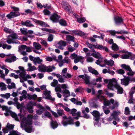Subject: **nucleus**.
Instances as JSON below:
<instances>
[{
  "instance_id": "obj_3",
  "label": "nucleus",
  "mask_w": 135,
  "mask_h": 135,
  "mask_svg": "<svg viewBox=\"0 0 135 135\" xmlns=\"http://www.w3.org/2000/svg\"><path fill=\"white\" fill-rule=\"evenodd\" d=\"M31 19L36 24L40 25L42 27H49V25L46 24L45 22L43 21L37 20L33 18H31Z\"/></svg>"
},
{
  "instance_id": "obj_30",
  "label": "nucleus",
  "mask_w": 135,
  "mask_h": 135,
  "mask_svg": "<svg viewBox=\"0 0 135 135\" xmlns=\"http://www.w3.org/2000/svg\"><path fill=\"white\" fill-rule=\"evenodd\" d=\"M98 99L100 100V101H101L103 100H106V98L104 97V96H101L100 95H98L96 96V100H98Z\"/></svg>"
},
{
  "instance_id": "obj_8",
  "label": "nucleus",
  "mask_w": 135,
  "mask_h": 135,
  "mask_svg": "<svg viewBox=\"0 0 135 135\" xmlns=\"http://www.w3.org/2000/svg\"><path fill=\"white\" fill-rule=\"evenodd\" d=\"M61 4L63 8L64 9L69 12H70V6L67 2L63 1L61 3Z\"/></svg>"
},
{
  "instance_id": "obj_37",
  "label": "nucleus",
  "mask_w": 135,
  "mask_h": 135,
  "mask_svg": "<svg viewBox=\"0 0 135 135\" xmlns=\"http://www.w3.org/2000/svg\"><path fill=\"white\" fill-rule=\"evenodd\" d=\"M76 111L77 110L76 109H72L71 110L70 114H71L72 116H75L76 115Z\"/></svg>"
},
{
  "instance_id": "obj_12",
  "label": "nucleus",
  "mask_w": 135,
  "mask_h": 135,
  "mask_svg": "<svg viewBox=\"0 0 135 135\" xmlns=\"http://www.w3.org/2000/svg\"><path fill=\"white\" fill-rule=\"evenodd\" d=\"M31 22L30 20H26L25 22H23V21H22L21 23V24L23 26H25L27 27H33L34 25L31 24Z\"/></svg>"
},
{
  "instance_id": "obj_50",
  "label": "nucleus",
  "mask_w": 135,
  "mask_h": 135,
  "mask_svg": "<svg viewBox=\"0 0 135 135\" xmlns=\"http://www.w3.org/2000/svg\"><path fill=\"white\" fill-rule=\"evenodd\" d=\"M77 55L75 53H74L71 54L70 57L71 58V59H73L74 58H76L77 57Z\"/></svg>"
},
{
  "instance_id": "obj_9",
  "label": "nucleus",
  "mask_w": 135,
  "mask_h": 135,
  "mask_svg": "<svg viewBox=\"0 0 135 135\" xmlns=\"http://www.w3.org/2000/svg\"><path fill=\"white\" fill-rule=\"evenodd\" d=\"M95 49H99L100 50H104L107 52H109V50L107 47L105 46H104L102 45L97 44L95 45Z\"/></svg>"
},
{
  "instance_id": "obj_28",
  "label": "nucleus",
  "mask_w": 135,
  "mask_h": 135,
  "mask_svg": "<svg viewBox=\"0 0 135 135\" xmlns=\"http://www.w3.org/2000/svg\"><path fill=\"white\" fill-rule=\"evenodd\" d=\"M10 115L12 117L15 119L16 120L19 121L18 117L17 114L15 113L11 112H10Z\"/></svg>"
},
{
  "instance_id": "obj_44",
  "label": "nucleus",
  "mask_w": 135,
  "mask_h": 135,
  "mask_svg": "<svg viewBox=\"0 0 135 135\" xmlns=\"http://www.w3.org/2000/svg\"><path fill=\"white\" fill-rule=\"evenodd\" d=\"M102 108L104 112L106 114H108L109 113L110 111L108 108L107 109H105L106 108L104 106L102 107Z\"/></svg>"
},
{
  "instance_id": "obj_26",
  "label": "nucleus",
  "mask_w": 135,
  "mask_h": 135,
  "mask_svg": "<svg viewBox=\"0 0 135 135\" xmlns=\"http://www.w3.org/2000/svg\"><path fill=\"white\" fill-rule=\"evenodd\" d=\"M33 46L37 50H39L41 48V45L38 43L34 42L33 43Z\"/></svg>"
},
{
  "instance_id": "obj_45",
  "label": "nucleus",
  "mask_w": 135,
  "mask_h": 135,
  "mask_svg": "<svg viewBox=\"0 0 135 135\" xmlns=\"http://www.w3.org/2000/svg\"><path fill=\"white\" fill-rule=\"evenodd\" d=\"M116 72L122 75L124 74L125 73L124 71L122 69H120L117 70L116 71Z\"/></svg>"
},
{
  "instance_id": "obj_2",
  "label": "nucleus",
  "mask_w": 135,
  "mask_h": 135,
  "mask_svg": "<svg viewBox=\"0 0 135 135\" xmlns=\"http://www.w3.org/2000/svg\"><path fill=\"white\" fill-rule=\"evenodd\" d=\"M91 113L94 116V119L98 123L100 118V114L97 110H95L91 112Z\"/></svg>"
},
{
  "instance_id": "obj_36",
  "label": "nucleus",
  "mask_w": 135,
  "mask_h": 135,
  "mask_svg": "<svg viewBox=\"0 0 135 135\" xmlns=\"http://www.w3.org/2000/svg\"><path fill=\"white\" fill-rule=\"evenodd\" d=\"M47 69H46V71H47V72H51L52 71V69H55V67L54 66H52H52H49L47 67Z\"/></svg>"
},
{
  "instance_id": "obj_52",
  "label": "nucleus",
  "mask_w": 135,
  "mask_h": 135,
  "mask_svg": "<svg viewBox=\"0 0 135 135\" xmlns=\"http://www.w3.org/2000/svg\"><path fill=\"white\" fill-rule=\"evenodd\" d=\"M11 8H12L14 11L15 12H16V13H18L17 12H18L19 10V8H18L15 7L14 6L12 7Z\"/></svg>"
},
{
  "instance_id": "obj_53",
  "label": "nucleus",
  "mask_w": 135,
  "mask_h": 135,
  "mask_svg": "<svg viewBox=\"0 0 135 135\" xmlns=\"http://www.w3.org/2000/svg\"><path fill=\"white\" fill-rule=\"evenodd\" d=\"M78 35L81 36H83L85 35V34L84 32L81 31H78Z\"/></svg>"
},
{
  "instance_id": "obj_61",
  "label": "nucleus",
  "mask_w": 135,
  "mask_h": 135,
  "mask_svg": "<svg viewBox=\"0 0 135 135\" xmlns=\"http://www.w3.org/2000/svg\"><path fill=\"white\" fill-rule=\"evenodd\" d=\"M51 112L52 113V114L54 115L55 117L57 118L59 117L58 114L55 112H54L52 110H51Z\"/></svg>"
},
{
  "instance_id": "obj_54",
  "label": "nucleus",
  "mask_w": 135,
  "mask_h": 135,
  "mask_svg": "<svg viewBox=\"0 0 135 135\" xmlns=\"http://www.w3.org/2000/svg\"><path fill=\"white\" fill-rule=\"evenodd\" d=\"M25 12L27 14H32V13H33L30 9H28L27 10H26L25 11Z\"/></svg>"
},
{
  "instance_id": "obj_29",
  "label": "nucleus",
  "mask_w": 135,
  "mask_h": 135,
  "mask_svg": "<svg viewBox=\"0 0 135 135\" xmlns=\"http://www.w3.org/2000/svg\"><path fill=\"white\" fill-rule=\"evenodd\" d=\"M21 134V133L18 131L13 130L10 131L9 134L8 135H20Z\"/></svg>"
},
{
  "instance_id": "obj_40",
  "label": "nucleus",
  "mask_w": 135,
  "mask_h": 135,
  "mask_svg": "<svg viewBox=\"0 0 135 135\" xmlns=\"http://www.w3.org/2000/svg\"><path fill=\"white\" fill-rule=\"evenodd\" d=\"M57 112L58 115L59 116H62L64 114V110H62L57 109Z\"/></svg>"
},
{
  "instance_id": "obj_16",
  "label": "nucleus",
  "mask_w": 135,
  "mask_h": 135,
  "mask_svg": "<svg viewBox=\"0 0 135 135\" xmlns=\"http://www.w3.org/2000/svg\"><path fill=\"white\" fill-rule=\"evenodd\" d=\"M132 54L131 52H128L127 54H124L122 57V59H128L130 57V59L132 60H133L132 57Z\"/></svg>"
},
{
  "instance_id": "obj_59",
  "label": "nucleus",
  "mask_w": 135,
  "mask_h": 135,
  "mask_svg": "<svg viewBox=\"0 0 135 135\" xmlns=\"http://www.w3.org/2000/svg\"><path fill=\"white\" fill-rule=\"evenodd\" d=\"M36 5L37 6V8H42L43 7V6L40 3H36Z\"/></svg>"
},
{
  "instance_id": "obj_13",
  "label": "nucleus",
  "mask_w": 135,
  "mask_h": 135,
  "mask_svg": "<svg viewBox=\"0 0 135 135\" xmlns=\"http://www.w3.org/2000/svg\"><path fill=\"white\" fill-rule=\"evenodd\" d=\"M115 88L117 90L118 94H122L123 93V89L122 88L120 87L119 85L117 84L116 83L115 85Z\"/></svg>"
},
{
  "instance_id": "obj_22",
  "label": "nucleus",
  "mask_w": 135,
  "mask_h": 135,
  "mask_svg": "<svg viewBox=\"0 0 135 135\" xmlns=\"http://www.w3.org/2000/svg\"><path fill=\"white\" fill-rule=\"evenodd\" d=\"M62 93L63 94V96H65V95H68L65 96L66 98H67L69 97L70 96V92L69 90L67 89H65L63 90Z\"/></svg>"
},
{
  "instance_id": "obj_19",
  "label": "nucleus",
  "mask_w": 135,
  "mask_h": 135,
  "mask_svg": "<svg viewBox=\"0 0 135 135\" xmlns=\"http://www.w3.org/2000/svg\"><path fill=\"white\" fill-rule=\"evenodd\" d=\"M50 125L51 128L54 129L56 128L58 126V124L56 121H54L52 120L50 123Z\"/></svg>"
},
{
  "instance_id": "obj_6",
  "label": "nucleus",
  "mask_w": 135,
  "mask_h": 135,
  "mask_svg": "<svg viewBox=\"0 0 135 135\" xmlns=\"http://www.w3.org/2000/svg\"><path fill=\"white\" fill-rule=\"evenodd\" d=\"M113 82H115V83H116L115 79L114 78H113L112 79H111L109 81L107 85L108 89L112 90H114L113 88L114 87H115V84H113Z\"/></svg>"
},
{
  "instance_id": "obj_47",
  "label": "nucleus",
  "mask_w": 135,
  "mask_h": 135,
  "mask_svg": "<svg viewBox=\"0 0 135 135\" xmlns=\"http://www.w3.org/2000/svg\"><path fill=\"white\" fill-rule=\"evenodd\" d=\"M4 32L7 33H11L12 32V31L11 29L6 27L4 28Z\"/></svg>"
},
{
  "instance_id": "obj_15",
  "label": "nucleus",
  "mask_w": 135,
  "mask_h": 135,
  "mask_svg": "<svg viewBox=\"0 0 135 135\" xmlns=\"http://www.w3.org/2000/svg\"><path fill=\"white\" fill-rule=\"evenodd\" d=\"M74 120H68L67 121H64L63 120L62 121L61 123L64 126H66L67 125L74 124Z\"/></svg>"
},
{
  "instance_id": "obj_32",
  "label": "nucleus",
  "mask_w": 135,
  "mask_h": 135,
  "mask_svg": "<svg viewBox=\"0 0 135 135\" xmlns=\"http://www.w3.org/2000/svg\"><path fill=\"white\" fill-rule=\"evenodd\" d=\"M111 47L112 49L114 51H117L119 49L118 46L115 43L113 44Z\"/></svg>"
},
{
  "instance_id": "obj_58",
  "label": "nucleus",
  "mask_w": 135,
  "mask_h": 135,
  "mask_svg": "<svg viewBox=\"0 0 135 135\" xmlns=\"http://www.w3.org/2000/svg\"><path fill=\"white\" fill-rule=\"evenodd\" d=\"M45 59L47 61L50 62L53 60L52 58L50 57L47 56L46 57Z\"/></svg>"
},
{
  "instance_id": "obj_21",
  "label": "nucleus",
  "mask_w": 135,
  "mask_h": 135,
  "mask_svg": "<svg viewBox=\"0 0 135 135\" xmlns=\"http://www.w3.org/2000/svg\"><path fill=\"white\" fill-rule=\"evenodd\" d=\"M121 67L126 70L128 71L129 72H131L132 71L131 68L128 65H127L125 64H122L121 65Z\"/></svg>"
},
{
  "instance_id": "obj_18",
  "label": "nucleus",
  "mask_w": 135,
  "mask_h": 135,
  "mask_svg": "<svg viewBox=\"0 0 135 135\" xmlns=\"http://www.w3.org/2000/svg\"><path fill=\"white\" fill-rule=\"evenodd\" d=\"M42 62V60L41 59L38 57H34L33 60V62L34 64L36 65L37 64H40Z\"/></svg>"
},
{
  "instance_id": "obj_56",
  "label": "nucleus",
  "mask_w": 135,
  "mask_h": 135,
  "mask_svg": "<svg viewBox=\"0 0 135 135\" xmlns=\"http://www.w3.org/2000/svg\"><path fill=\"white\" fill-rule=\"evenodd\" d=\"M110 55H111L112 57L116 59L119 56V55L117 54H113L112 53H110Z\"/></svg>"
},
{
  "instance_id": "obj_64",
  "label": "nucleus",
  "mask_w": 135,
  "mask_h": 135,
  "mask_svg": "<svg viewBox=\"0 0 135 135\" xmlns=\"http://www.w3.org/2000/svg\"><path fill=\"white\" fill-rule=\"evenodd\" d=\"M50 91L46 90L44 91V94L46 96L48 95H50Z\"/></svg>"
},
{
  "instance_id": "obj_24",
  "label": "nucleus",
  "mask_w": 135,
  "mask_h": 135,
  "mask_svg": "<svg viewBox=\"0 0 135 135\" xmlns=\"http://www.w3.org/2000/svg\"><path fill=\"white\" fill-rule=\"evenodd\" d=\"M26 72L25 71H22L20 74V76L22 78L24 81H26V78H25L26 75Z\"/></svg>"
},
{
  "instance_id": "obj_4",
  "label": "nucleus",
  "mask_w": 135,
  "mask_h": 135,
  "mask_svg": "<svg viewBox=\"0 0 135 135\" xmlns=\"http://www.w3.org/2000/svg\"><path fill=\"white\" fill-rule=\"evenodd\" d=\"M60 18L59 16L57 14L54 13L50 17V19L54 23H57L59 22Z\"/></svg>"
},
{
  "instance_id": "obj_38",
  "label": "nucleus",
  "mask_w": 135,
  "mask_h": 135,
  "mask_svg": "<svg viewBox=\"0 0 135 135\" xmlns=\"http://www.w3.org/2000/svg\"><path fill=\"white\" fill-rule=\"evenodd\" d=\"M130 109L128 107H125L124 110V114L126 115H129L130 114Z\"/></svg>"
},
{
  "instance_id": "obj_27",
  "label": "nucleus",
  "mask_w": 135,
  "mask_h": 135,
  "mask_svg": "<svg viewBox=\"0 0 135 135\" xmlns=\"http://www.w3.org/2000/svg\"><path fill=\"white\" fill-rule=\"evenodd\" d=\"M37 107L40 109H38V112L40 111L41 112H43V111H45L46 110V109L42 105L40 104H38L37 105Z\"/></svg>"
},
{
  "instance_id": "obj_14",
  "label": "nucleus",
  "mask_w": 135,
  "mask_h": 135,
  "mask_svg": "<svg viewBox=\"0 0 135 135\" xmlns=\"http://www.w3.org/2000/svg\"><path fill=\"white\" fill-rule=\"evenodd\" d=\"M26 108L29 113H32L33 112V107L29 103H27L26 104Z\"/></svg>"
},
{
  "instance_id": "obj_7",
  "label": "nucleus",
  "mask_w": 135,
  "mask_h": 135,
  "mask_svg": "<svg viewBox=\"0 0 135 135\" xmlns=\"http://www.w3.org/2000/svg\"><path fill=\"white\" fill-rule=\"evenodd\" d=\"M20 15V14L19 13H16V12H11L9 14L7 15L6 17L8 19L11 20L12 18H14L17 17Z\"/></svg>"
},
{
  "instance_id": "obj_62",
  "label": "nucleus",
  "mask_w": 135,
  "mask_h": 135,
  "mask_svg": "<svg viewBox=\"0 0 135 135\" xmlns=\"http://www.w3.org/2000/svg\"><path fill=\"white\" fill-rule=\"evenodd\" d=\"M43 7L45 8L49 9L51 8V5L47 4H46L45 5H43Z\"/></svg>"
},
{
  "instance_id": "obj_51",
  "label": "nucleus",
  "mask_w": 135,
  "mask_h": 135,
  "mask_svg": "<svg viewBox=\"0 0 135 135\" xmlns=\"http://www.w3.org/2000/svg\"><path fill=\"white\" fill-rule=\"evenodd\" d=\"M44 115L46 116L48 118H51V114L48 111H46L44 113Z\"/></svg>"
},
{
  "instance_id": "obj_20",
  "label": "nucleus",
  "mask_w": 135,
  "mask_h": 135,
  "mask_svg": "<svg viewBox=\"0 0 135 135\" xmlns=\"http://www.w3.org/2000/svg\"><path fill=\"white\" fill-rule=\"evenodd\" d=\"M114 61L112 60H108L107 59H105L104 60V64L109 66H112L114 64Z\"/></svg>"
},
{
  "instance_id": "obj_10",
  "label": "nucleus",
  "mask_w": 135,
  "mask_h": 135,
  "mask_svg": "<svg viewBox=\"0 0 135 135\" xmlns=\"http://www.w3.org/2000/svg\"><path fill=\"white\" fill-rule=\"evenodd\" d=\"M121 83L125 86L128 85L129 83V77L127 76L125 79H121Z\"/></svg>"
},
{
  "instance_id": "obj_60",
  "label": "nucleus",
  "mask_w": 135,
  "mask_h": 135,
  "mask_svg": "<svg viewBox=\"0 0 135 135\" xmlns=\"http://www.w3.org/2000/svg\"><path fill=\"white\" fill-rule=\"evenodd\" d=\"M91 56H92L96 58H97L98 59H99V56H98V55L97 54L92 53L91 55Z\"/></svg>"
},
{
  "instance_id": "obj_55",
  "label": "nucleus",
  "mask_w": 135,
  "mask_h": 135,
  "mask_svg": "<svg viewBox=\"0 0 135 135\" xmlns=\"http://www.w3.org/2000/svg\"><path fill=\"white\" fill-rule=\"evenodd\" d=\"M2 110H5L6 112H8L9 110L8 109V107L7 106L3 105L2 107Z\"/></svg>"
},
{
  "instance_id": "obj_33",
  "label": "nucleus",
  "mask_w": 135,
  "mask_h": 135,
  "mask_svg": "<svg viewBox=\"0 0 135 135\" xmlns=\"http://www.w3.org/2000/svg\"><path fill=\"white\" fill-rule=\"evenodd\" d=\"M24 129L26 132L30 133L32 132V128L31 126H29L28 127H25Z\"/></svg>"
},
{
  "instance_id": "obj_63",
  "label": "nucleus",
  "mask_w": 135,
  "mask_h": 135,
  "mask_svg": "<svg viewBox=\"0 0 135 135\" xmlns=\"http://www.w3.org/2000/svg\"><path fill=\"white\" fill-rule=\"evenodd\" d=\"M69 31L70 32H72L75 35H78V31H76L75 30H69Z\"/></svg>"
},
{
  "instance_id": "obj_17",
  "label": "nucleus",
  "mask_w": 135,
  "mask_h": 135,
  "mask_svg": "<svg viewBox=\"0 0 135 135\" xmlns=\"http://www.w3.org/2000/svg\"><path fill=\"white\" fill-rule=\"evenodd\" d=\"M38 71L41 72H44L46 71V69L47 67L45 65L42 64L38 66Z\"/></svg>"
},
{
  "instance_id": "obj_48",
  "label": "nucleus",
  "mask_w": 135,
  "mask_h": 135,
  "mask_svg": "<svg viewBox=\"0 0 135 135\" xmlns=\"http://www.w3.org/2000/svg\"><path fill=\"white\" fill-rule=\"evenodd\" d=\"M36 69V67L34 66H31L27 70V71H31Z\"/></svg>"
},
{
  "instance_id": "obj_34",
  "label": "nucleus",
  "mask_w": 135,
  "mask_h": 135,
  "mask_svg": "<svg viewBox=\"0 0 135 135\" xmlns=\"http://www.w3.org/2000/svg\"><path fill=\"white\" fill-rule=\"evenodd\" d=\"M86 20L84 17H81L77 18V21L79 23H82L86 21Z\"/></svg>"
},
{
  "instance_id": "obj_25",
  "label": "nucleus",
  "mask_w": 135,
  "mask_h": 135,
  "mask_svg": "<svg viewBox=\"0 0 135 135\" xmlns=\"http://www.w3.org/2000/svg\"><path fill=\"white\" fill-rule=\"evenodd\" d=\"M74 37L70 35H68L66 36V40L67 41H72L74 42H75L74 40Z\"/></svg>"
},
{
  "instance_id": "obj_49",
  "label": "nucleus",
  "mask_w": 135,
  "mask_h": 135,
  "mask_svg": "<svg viewBox=\"0 0 135 135\" xmlns=\"http://www.w3.org/2000/svg\"><path fill=\"white\" fill-rule=\"evenodd\" d=\"M43 12L45 15H48L50 14L51 12L47 9H44L43 11Z\"/></svg>"
},
{
  "instance_id": "obj_11",
  "label": "nucleus",
  "mask_w": 135,
  "mask_h": 135,
  "mask_svg": "<svg viewBox=\"0 0 135 135\" xmlns=\"http://www.w3.org/2000/svg\"><path fill=\"white\" fill-rule=\"evenodd\" d=\"M103 103L104 107H107L110 105L111 104H113L114 102V99H111L109 100H104Z\"/></svg>"
},
{
  "instance_id": "obj_35",
  "label": "nucleus",
  "mask_w": 135,
  "mask_h": 135,
  "mask_svg": "<svg viewBox=\"0 0 135 135\" xmlns=\"http://www.w3.org/2000/svg\"><path fill=\"white\" fill-rule=\"evenodd\" d=\"M85 83L87 84H92L90 81L89 78L88 76H86V77L84 79Z\"/></svg>"
},
{
  "instance_id": "obj_39",
  "label": "nucleus",
  "mask_w": 135,
  "mask_h": 135,
  "mask_svg": "<svg viewBox=\"0 0 135 135\" xmlns=\"http://www.w3.org/2000/svg\"><path fill=\"white\" fill-rule=\"evenodd\" d=\"M62 76L65 78L66 79L70 78L72 76V75L71 74L69 73L66 74H64L62 75Z\"/></svg>"
},
{
  "instance_id": "obj_42",
  "label": "nucleus",
  "mask_w": 135,
  "mask_h": 135,
  "mask_svg": "<svg viewBox=\"0 0 135 135\" xmlns=\"http://www.w3.org/2000/svg\"><path fill=\"white\" fill-rule=\"evenodd\" d=\"M70 60L69 59L68 57H65L64 59L61 61V62L64 63H66L67 64H69L70 62L69 61Z\"/></svg>"
},
{
  "instance_id": "obj_43",
  "label": "nucleus",
  "mask_w": 135,
  "mask_h": 135,
  "mask_svg": "<svg viewBox=\"0 0 135 135\" xmlns=\"http://www.w3.org/2000/svg\"><path fill=\"white\" fill-rule=\"evenodd\" d=\"M25 123L27 125H31L32 124V120L26 119L25 121Z\"/></svg>"
},
{
  "instance_id": "obj_31",
  "label": "nucleus",
  "mask_w": 135,
  "mask_h": 135,
  "mask_svg": "<svg viewBox=\"0 0 135 135\" xmlns=\"http://www.w3.org/2000/svg\"><path fill=\"white\" fill-rule=\"evenodd\" d=\"M15 125H12V124H10L9 123H8L7 124L6 126V128H7L8 130L11 131L13 129Z\"/></svg>"
},
{
  "instance_id": "obj_41",
  "label": "nucleus",
  "mask_w": 135,
  "mask_h": 135,
  "mask_svg": "<svg viewBox=\"0 0 135 135\" xmlns=\"http://www.w3.org/2000/svg\"><path fill=\"white\" fill-rule=\"evenodd\" d=\"M86 44L89 46V48H90L91 49L92 48H93L94 47H95V45L90 44L89 43V42L88 41H87L86 42Z\"/></svg>"
},
{
  "instance_id": "obj_1",
  "label": "nucleus",
  "mask_w": 135,
  "mask_h": 135,
  "mask_svg": "<svg viewBox=\"0 0 135 135\" xmlns=\"http://www.w3.org/2000/svg\"><path fill=\"white\" fill-rule=\"evenodd\" d=\"M18 38V36L16 33H12L8 36L7 40L6 42L8 44H18L19 42L18 40H15V39Z\"/></svg>"
},
{
  "instance_id": "obj_5",
  "label": "nucleus",
  "mask_w": 135,
  "mask_h": 135,
  "mask_svg": "<svg viewBox=\"0 0 135 135\" xmlns=\"http://www.w3.org/2000/svg\"><path fill=\"white\" fill-rule=\"evenodd\" d=\"M115 24L117 25H120L123 23V19L121 17L117 16L114 18Z\"/></svg>"
},
{
  "instance_id": "obj_46",
  "label": "nucleus",
  "mask_w": 135,
  "mask_h": 135,
  "mask_svg": "<svg viewBox=\"0 0 135 135\" xmlns=\"http://www.w3.org/2000/svg\"><path fill=\"white\" fill-rule=\"evenodd\" d=\"M53 39V35L51 34H49V36L47 38V40L48 41L51 42L52 41Z\"/></svg>"
},
{
  "instance_id": "obj_23",
  "label": "nucleus",
  "mask_w": 135,
  "mask_h": 135,
  "mask_svg": "<svg viewBox=\"0 0 135 135\" xmlns=\"http://www.w3.org/2000/svg\"><path fill=\"white\" fill-rule=\"evenodd\" d=\"M60 24L62 26H66L67 25L66 22L63 19H61L60 21L59 20Z\"/></svg>"
},
{
  "instance_id": "obj_57",
  "label": "nucleus",
  "mask_w": 135,
  "mask_h": 135,
  "mask_svg": "<svg viewBox=\"0 0 135 135\" xmlns=\"http://www.w3.org/2000/svg\"><path fill=\"white\" fill-rule=\"evenodd\" d=\"M93 61V59L91 57H89L87 58L86 61L88 62H92Z\"/></svg>"
}]
</instances>
